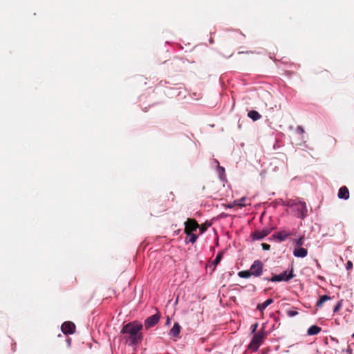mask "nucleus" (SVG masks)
Returning <instances> with one entry per match:
<instances>
[{
	"instance_id": "nucleus-9",
	"label": "nucleus",
	"mask_w": 354,
	"mask_h": 354,
	"mask_svg": "<svg viewBox=\"0 0 354 354\" xmlns=\"http://www.w3.org/2000/svg\"><path fill=\"white\" fill-rule=\"evenodd\" d=\"M61 330L64 334H73L75 330V325L72 322L67 321L62 324Z\"/></svg>"
},
{
	"instance_id": "nucleus-7",
	"label": "nucleus",
	"mask_w": 354,
	"mask_h": 354,
	"mask_svg": "<svg viewBox=\"0 0 354 354\" xmlns=\"http://www.w3.org/2000/svg\"><path fill=\"white\" fill-rule=\"evenodd\" d=\"M160 315L159 313L153 315L145 321V327L146 329H149L151 327L154 326L160 320Z\"/></svg>"
},
{
	"instance_id": "nucleus-26",
	"label": "nucleus",
	"mask_w": 354,
	"mask_h": 354,
	"mask_svg": "<svg viewBox=\"0 0 354 354\" xmlns=\"http://www.w3.org/2000/svg\"><path fill=\"white\" fill-rule=\"evenodd\" d=\"M296 131L300 134H303L304 133V129L301 126H298L296 129Z\"/></svg>"
},
{
	"instance_id": "nucleus-18",
	"label": "nucleus",
	"mask_w": 354,
	"mask_h": 354,
	"mask_svg": "<svg viewBox=\"0 0 354 354\" xmlns=\"http://www.w3.org/2000/svg\"><path fill=\"white\" fill-rule=\"evenodd\" d=\"M331 298L328 295H322L319 297V299L317 301L316 306L320 308L322 306L323 304L326 301L330 300Z\"/></svg>"
},
{
	"instance_id": "nucleus-11",
	"label": "nucleus",
	"mask_w": 354,
	"mask_h": 354,
	"mask_svg": "<svg viewBox=\"0 0 354 354\" xmlns=\"http://www.w3.org/2000/svg\"><path fill=\"white\" fill-rule=\"evenodd\" d=\"M293 254L296 257L304 258L307 256L308 250L301 247H297L293 251Z\"/></svg>"
},
{
	"instance_id": "nucleus-24",
	"label": "nucleus",
	"mask_w": 354,
	"mask_h": 354,
	"mask_svg": "<svg viewBox=\"0 0 354 354\" xmlns=\"http://www.w3.org/2000/svg\"><path fill=\"white\" fill-rule=\"evenodd\" d=\"M188 236H190L189 242H191L192 243H194L196 241L197 239H198L197 235H196L193 232L191 233V234H189Z\"/></svg>"
},
{
	"instance_id": "nucleus-22",
	"label": "nucleus",
	"mask_w": 354,
	"mask_h": 354,
	"mask_svg": "<svg viewBox=\"0 0 354 354\" xmlns=\"http://www.w3.org/2000/svg\"><path fill=\"white\" fill-rule=\"evenodd\" d=\"M342 307V300H339L333 308L334 313H338Z\"/></svg>"
},
{
	"instance_id": "nucleus-31",
	"label": "nucleus",
	"mask_w": 354,
	"mask_h": 354,
	"mask_svg": "<svg viewBox=\"0 0 354 354\" xmlns=\"http://www.w3.org/2000/svg\"><path fill=\"white\" fill-rule=\"evenodd\" d=\"M234 204H229V205H227V207H228L229 208H232V207H234Z\"/></svg>"
},
{
	"instance_id": "nucleus-27",
	"label": "nucleus",
	"mask_w": 354,
	"mask_h": 354,
	"mask_svg": "<svg viewBox=\"0 0 354 354\" xmlns=\"http://www.w3.org/2000/svg\"><path fill=\"white\" fill-rule=\"evenodd\" d=\"M257 327H258V323H255L251 326L252 333H254V334L256 333L255 331L257 330Z\"/></svg>"
},
{
	"instance_id": "nucleus-19",
	"label": "nucleus",
	"mask_w": 354,
	"mask_h": 354,
	"mask_svg": "<svg viewBox=\"0 0 354 354\" xmlns=\"http://www.w3.org/2000/svg\"><path fill=\"white\" fill-rule=\"evenodd\" d=\"M238 275L239 277H241V278H249L250 277L252 274H251L250 272V270H243V271H240L239 273H238Z\"/></svg>"
},
{
	"instance_id": "nucleus-14",
	"label": "nucleus",
	"mask_w": 354,
	"mask_h": 354,
	"mask_svg": "<svg viewBox=\"0 0 354 354\" xmlns=\"http://www.w3.org/2000/svg\"><path fill=\"white\" fill-rule=\"evenodd\" d=\"M273 301H274L273 299L270 298V299H267L266 301H265L263 303L258 304L257 308L259 310L263 312L269 305L272 304Z\"/></svg>"
},
{
	"instance_id": "nucleus-33",
	"label": "nucleus",
	"mask_w": 354,
	"mask_h": 354,
	"mask_svg": "<svg viewBox=\"0 0 354 354\" xmlns=\"http://www.w3.org/2000/svg\"><path fill=\"white\" fill-rule=\"evenodd\" d=\"M353 337H354V334L353 335Z\"/></svg>"
},
{
	"instance_id": "nucleus-4",
	"label": "nucleus",
	"mask_w": 354,
	"mask_h": 354,
	"mask_svg": "<svg viewBox=\"0 0 354 354\" xmlns=\"http://www.w3.org/2000/svg\"><path fill=\"white\" fill-rule=\"evenodd\" d=\"M199 227V225L195 219L187 218L185 223V233L187 235L191 234Z\"/></svg>"
},
{
	"instance_id": "nucleus-15",
	"label": "nucleus",
	"mask_w": 354,
	"mask_h": 354,
	"mask_svg": "<svg viewBox=\"0 0 354 354\" xmlns=\"http://www.w3.org/2000/svg\"><path fill=\"white\" fill-rule=\"evenodd\" d=\"M322 328L316 325L311 326L307 331L308 335H315L321 331Z\"/></svg>"
},
{
	"instance_id": "nucleus-8",
	"label": "nucleus",
	"mask_w": 354,
	"mask_h": 354,
	"mask_svg": "<svg viewBox=\"0 0 354 354\" xmlns=\"http://www.w3.org/2000/svg\"><path fill=\"white\" fill-rule=\"evenodd\" d=\"M273 230V228H264L262 230H256L252 234V239L261 240L268 236Z\"/></svg>"
},
{
	"instance_id": "nucleus-1",
	"label": "nucleus",
	"mask_w": 354,
	"mask_h": 354,
	"mask_svg": "<svg viewBox=\"0 0 354 354\" xmlns=\"http://www.w3.org/2000/svg\"><path fill=\"white\" fill-rule=\"evenodd\" d=\"M142 325L136 322H129L124 325L121 333L124 335V338L129 342L131 345H137L142 342V335L140 331L142 329Z\"/></svg>"
},
{
	"instance_id": "nucleus-12",
	"label": "nucleus",
	"mask_w": 354,
	"mask_h": 354,
	"mask_svg": "<svg viewBox=\"0 0 354 354\" xmlns=\"http://www.w3.org/2000/svg\"><path fill=\"white\" fill-rule=\"evenodd\" d=\"M338 197L339 198L347 200L349 198V192L346 186L340 187L338 192Z\"/></svg>"
},
{
	"instance_id": "nucleus-23",
	"label": "nucleus",
	"mask_w": 354,
	"mask_h": 354,
	"mask_svg": "<svg viewBox=\"0 0 354 354\" xmlns=\"http://www.w3.org/2000/svg\"><path fill=\"white\" fill-rule=\"evenodd\" d=\"M304 243V236H302L299 239L295 241V245L297 247H301Z\"/></svg>"
},
{
	"instance_id": "nucleus-5",
	"label": "nucleus",
	"mask_w": 354,
	"mask_h": 354,
	"mask_svg": "<svg viewBox=\"0 0 354 354\" xmlns=\"http://www.w3.org/2000/svg\"><path fill=\"white\" fill-rule=\"evenodd\" d=\"M263 264L260 260H256L251 266L250 270L254 277H260L263 273Z\"/></svg>"
},
{
	"instance_id": "nucleus-30",
	"label": "nucleus",
	"mask_w": 354,
	"mask_h": 354,
	"mask_svg": "<svg viewBox=\"0 0 354 354\" xmlns=\"http://www.w3.org/2000/svg\"><path fill=\"white\" fill-rule=\"evenodd\" d=\"M353 267V263L351 261H348L346 264V268L349 269Z\"/></svg>"
},
{
	"instance_id": "nucleus-21",
	"label": "nucleus",
	"mask_w": 354,
	"mask_h": 354,
	"mask_svg": "<svg viewBox=\"0 0 354 354\" xmlns=\"http://www.w3.org/2000/svg\"><path fill=\"white\" fill-rule=\"evenodd\" d=\"M247 199L245 198H242L239 200L235 201L234 204L239 205V207H245L248 204L246 203Z\"/></svg>"
},
{
	"instance_id": "nucleus-25",
	"label": "nucleus",
	"mask_w": 354,
	"mask_h": 354,
	"mask_svg": "<svg viewBox=\"0 0 354 354\" xmlns=\"http://www.w3.org/2000/svg\"><path fill=\"white\" fill-rule=\"evenodd\" d=\"M287 315L288 317H292L297 315L298 312L297 310H290L287 311Z\"/></svg>"
},
{
	"instance_id": "nucleus-2",
	"label": "nucleus",
	"mask_w": 354,
	"mask_h": 354,
	"mask_svg": "<svg viewBox=\"0 0 354 354\" xmlns=\"http://www.w3.org/2000/svg\"><path fill=\"white\" fill-rule=\"evenodd\" d=\"M266 337V333L263 330H261L257 333H254L250 343L248 345V348L255 352L260 347Z\"/></svg>"
},
{
	"instance_id": "nucleus-10",
	"label": "nucleus",
	"mask_w": 354,
	"mask_h": 354,
	"mask_svg": "<svg viewBox=\"0 0 354 354\" xmlns=\"http://www.w3.org/2000/svg\"><path fill=\"white\" fill-rule=\"evenodd\" d=\"M292 233L287 230H281L280 232L274 233L272 236L274 239H278L279 241H285Z\"/></svg>"
},
{
	"instance_id": "nucleus-17",
	"label": "nucleus",
	"mask_w": 354,
	"mask_h": 354,
	"mask_svg": "<svg viewBox=\"0 0 354 354\" xmlns=\"http://www.w3.org/2000/svg\"><path fill=\"white\" fill-rule=\"evenodd\" d=\"M248 115L254 121L258 120L261 117V115L257 111L254 110L249 111Z\"/></svg>"
},
{
	"instance_id": "nucleus-32",
	"label": "nucleus",
	"mask_w": 354,
	"mask_h": 354,
	"mask_svg": "<svg viewBox=\"0 0 354 354\" xmlns=\"http://www.w3.org/2000/svg\"><path fill=\"white\" fill-rule=\"evenodd\" d=\"M180 232V230H178L177 231H175V233L178 234Z\"/></svg>"
},
{
	"instance_id": "nucleus-20",
	"label": "nucleus",
	"mask_w": 354,
	"mask_h": 354,
	"mask_svg": "<svg viewBox=\"0 0 354 354\" xmlns=\"http://www.w3.org/2000/svg\"><path fill=\"white\" fill-rule=\"evenodd\" d=\"M299 201V200L298 198L289 199L286 201V205L290 207L294 208L297 205V203Z\"/></svg>"
},
{
	"instance_id": "nucleus-6",
	"label": "nucleus",
	"mask_w": 354,
	"mask_h": 354,
	"mask_svg": "<svg viewBox=\"0 0 354 354\" xmlns=\"http://www.w3.org/2000/svg\"><path fill=\"white\" fill-rule=\"evenodd\" d=\"M297 212V216L299 218H304L307 216V207L305 202L299 201L297 205L293 208Z\"/></svg>"
},
{
	"instance_id": "nucleus-29",
	"label": "nucleus",
	"mask_w": 354,
	"mask_h": 354,
	"mask_svg": "<svg viewBox=\"0 0 354 354\" xmlns=\"http://www.w3.org/2000/svg\"><path fill=\"white\" fill-rule=\"evenodd\" d=\"M198 228L200 229L201 233L205 232L206 231V230H207V227L205 225H202L201 226L199 225Z\"/></svg>"
},
{
	"instance_id": "nucleus-28",
	"label": "nucleus",
	"mask_w": 354,
	"mask_h": 354,
	"mask_svg": "<svg viewBox=\"0 0 354 354\" xmlns=\"http://www.w3.org/2000/svg\"><path fill=\"white\" fill-rule=\"evenodd\" d=\"M261 245H262L263 250H269L270 249V245L269 244L262 243Z\"/></svg>"
},
{
	"instance_id": "nucleus-13",
	"label": "nucleus",
	"mask_w": 354,
	"mask_h": 354,
	"mask_svg": "<svg viewBox=\"0 0 354 354\" xmlns=\"http://www.w3.org/2000/svg\"><path fill=\"white\" fill-rule=\"evenodd\" d=\"M181 327L178 323H175L169 331V335L174 337H178Z\"/></svg>"
},
{
	"instance_id": "nucleus-3",
	"label": "nucleus",
	"mask_w": 354,
	"mask_h": 354,
	"mask_svg": "<svg viewBox=\"0 0 354 354\" xmlns=\"http://www.w3.org/2000/svg\"><path fill=\"white\" fill-rule=\"evenodd\" d=\"M293 277H294V274L292 273V270H291L289 274H287V271H284V272H281L279 274L273 276L270 279V278H265L264 279L265 280H268V281H272V282L281 281H289L290 279H291Z\"/></svg>"
},
{
	"instance_id": "nucleus-16",
	"label": "nucleus",
	"mask_w": 354,
	"mask_h": 354,
	"mask_svg": "<svg viewBox=\"0 0 354 354\" xmlns=\"http://www.w3.org/2000/svg\"><path fill=\"white\" fill-rule=\"evenodd\" d=\"M222 257H223V252H220L216 257V258L214 259V260L212 262V263L210 264V267H213L212 268V270H215V268L216 266L219 263V262L221 261V259H222Z\"/></svg>"
}]
</instances>
